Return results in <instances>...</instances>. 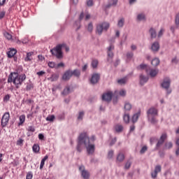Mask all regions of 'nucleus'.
Returning <instances> with one entry per match:
<instances>
[{"mask_svg": "<svg viewBox=\"0 0 179 179\" xmlns=\"http://www.w3.org/2000/svg\"><path fill=\"white\" fill-rule=\"evenodd\" d=\"M113 94L112 92H108L102 95V100L103 101H111Z\"/></svg>", "mask_w": 179, "mask_h": 179, "instance_id": "nucleus-11", "label": "nucleus"}, {"mask_svg": "<svg viewBox=\"0 0 179 179\" xmlns=\"http://www.w3.org/2000/svg\"><path fill=\"white\" fill-rule=\"evenodd\" d=\"M152 51H157L160 48V45H159V43L155 42L151 47Z\"/></svg>", "mask_w": 179, "mask_h": 179, "instance_id": "nucleus-23", "label": "nucleus"}, {"mask_svg": "<svg viewBox=\"0 0 179 179\" xmlns=\"http://www.w3.org/2000/svg\"><path fill=\"white\" fill-rule=\"evenodd\" d=\"M131 161H127L125 166H124V169L128 170V169H129V167H131Z\"/></svg>", "mask_w": 179, "mask_h": 179, "instance_id": "nucleus-49", "label": "nucleus"}, {"mask_svg": "<svg viewBox=\"0 0 179 179\" xmlns=\"http://www.w3.org/2000/svg\"><path fill=\"white\" fill-rule=\"evenodd\" d=\"M114 156V151L110 150L108 154V159H113V157Z\"/></svg>", "mask_w": 179, "mask_h": 179, "instance_id": "nucleus-47", "label": "nucleus"}, {"mask_svg": "<svg viewBox=\"0 0 179 179\" xmlns=\"http://www.w3.org/2000/svg\"><path fill=\"white\" fill-rule=\"evenodd\" d=\"M162 171V166L157 165L155 168L153 172L151 173V176L152 178H156L157 177V174Z\"/></svg>", "mask_w": 179, "mask_h": 179, "instance_id": "nucleus-13", "label": "nucleus"}, {"mask_svg": "<svg viewBox=\"0 0 179 179\" xmlns=\"http://www.w3.org/2000/svg\"><path fill=\"white\" fill-rule=\"evenodd\" d=\"M150 36H151V38H156V30L153 29V28H151L150 29Z\"/></svg>", "mask_w": 179, "mask_h": 179, "instance_id": "nucleus-30", "label": "nucleus"}, {"mask_svg": "<svg viewBox=\"0 0 179 179\" xmlns=\"http://www.w3.org/2000/svg\"><path fill=\"white\" fill-rule=\"evenodd\" d=\"M38 59L41 62H43V61H44L45 59V58H44V57L43 55H38Z\"/></svg>", "mask_w": 179, "mask_h": 179, "instance_id": "nucleus-62", "label": "nucleus"}, {"mask_svg": "<svg viewBox=\"0 0 179 179\" xmlns=\"http://www.w3.org/2000/svg\"><path fill=\"white\" fill-rule=\"evenodd\" d=\"M146 150H148V147L146 146H143L141 151H140V153H141V155H143V153H145V152H146Z\"/></svg>", "mask_w": 179, "mask_h": 179, "instance_id": "nucleus-52", "label": "nucleus"}, {"mask_svg": "<svg viewBox=\"0 0 179 179\" xmlns=\"http://www.w3.org/2000/svg\"><path fill=\"white\" fill-rule=\"evenodd\" d=\"M151 64L152 66H157V65L160 64V60L157 58H155L152 60Z\"/></svg>", "mask_w": 179, "mask_h": 179, "instance_id": "nucleus-29", "label": "nucleus"}, {"mask_svg": "<svg viewBox=\"0 0 179 179\" xmlns=\"http://www.w3.org/2000/svg\"><path fill=\"white\" fill-rule=\"evenodd\" d=\"M114 129H115V131H116V132H122V129H124V127H122V124H117L115 125Z\"/></svg>", "mask_w": 179, "mask_h": 179, "instance_id": "nucleus-21", "label": "nucleus"}, {"mask_svg": "<svg viewBox=\"0 0 179 179\" xmlns=\"http://www.w3.org/2000/svg\"><path fill=\"white\" fill-rule=\"evenodd\" d=\"M124 23H125V20L124 18H121L117 22L118 27H123Z\"/></svg>", "mask_w": 179, "mask_h": 179, "instance_id": "nucleus-31", "label": "nucleus"}, {"mask_svg": "<svg viewBox=\"0 0 179 179\" xmlns=\"http://www.w3.org/2000/svg\"><path fill=\"white\" fill-rule=\"evenodd\" d=\"M176 24H179V13L176 15Z\"/></svg>", "mask_w": 179, "mask_h": 179, "instance_id": "nucleus-61", "label": "nucleus"}, {"mask_svg": "<svg viewBox=\"0 0 179 179\" xmlns=\"http://www.w3.org/2000/svg\"><path fill=\"white\" fill-rule=\"evenodd\" d=\"M110 29V23L108 22H102L98 25H96V33L99 36H101L103 33V30H108Z\"/></svg>", "mask_w": 179, "mask_h": 179, "instance_id": "nucleus-6", "label": "nucleus"}, {"mask_svg": "<svg viewBox=\"0 0 179 179\" xmlns=\"http://www.w3.org/2000/svg\"><path fill=\"white\" fill-rule=\"evenodd\" d=\"M33 178V173L29 171L27 173L26 179H32Z\"/></svg>", "mask_w": 179, "mask_h": 179, "instance_id": "nucleus-45", "label": "nucleus"}, {"mask_svg": "<svg viewBox=\"0 0 179 179\" xmlns=\"http://www.w3.org/2000/svg\"><path fill=\"white\" fill-rule=\"evenodd\" d=\"M83 115H85V113L83 111L80 112L78 117V120H83Z\"/></svg>", "mask_w": 179, "mask_h": 179, "instance_id": "nucleus-50", "label": "nucleus"}, {"mask_svg": "<svg viewBox=\"0 0 179 179\" xmlns=\"http://www.w3.org/2000/svg\"><path fill=\"white\" fill-rule=\"evenodd\" d=\"M138 69H145L147 75L150 74V76L151 78H155L159 73V70L156 69H152L149 67V66L146 64H141L138 67Z\"/></svg>", "mask_w": 179, "mask_h": 179, "instance_id": "nucleus-5", "label": "nucleus"}, {"mask_svg": "<svg viewBox=\"0 0 179 179\" xmlns=\"http://www.w3.org/2000/svg\"><path fill=\"white\" fill-rule=\"evenodd\" d=\"M99 80H100V74L94 73L90 79V83H92V85H96Z\"/></svg>", "mask_w": 179, "mask_h": 179, "instance_id": "nucleus-12", "label": "nucleus"}, {"mask_svg": "<svg viewBox=\"0 0 179 179\" xmlns=\"http://www.w3.org/2000/svg\"><path fill=\"white\" fill-rule=\"evenodd\" d=\"M70 89H69V87H66L64 90V91H63V94H64L65 96H66V94H69V92H70Z\"/></svg>", "mask_w": 179, "mask_h": 179, "instance_id": "nucleus-43", "label": "nucleus"}, {"mask_svg": "<svg viewBox=\"0 0 179 179\" xmlns=\"http://www.w3.org/2000/svg\"><path fill=\"white\" fill-rule=\"evenodd\" d=\"M108 53V61H110V59H113V57H114V53H113V52H107Z\"/></svg>", "mask_w": 179, "mask_h": 179, "instance_id": "nucleus-44", "label": "nucleus"}, {"mask_svg": "<svg viewBox=\"0 0 179 179\" xmlns=\"http://www.w3.org/2000/svg\"><path fill=\"white\" fill-rule=\"evenodd\" d=\"M25 103H26V104H31V103H34V101L33 100H31V99H27L26 101H25Z\"/></svg>", "mask_w": 179, "mask_h": 179, "instance_id": "nucleus-64", "label": "nucleus"}, {"mask_svg": "<svg viewBox=\"0 0 179 179\" xmlns=\"http://www.w3.org/2000/svg\"><path fill=\"white\" fill-rule=\"evenodd\" d=\"M9 100H10V94H6L3 98V101H4V103H8V101H9Z\"/></svg>", "mask_w": 179, "mask_h": 179, "instance_id": "nucleus-37", "label": "nucleus"}, {"mask_svg": "<svg viewBox=\"0 0 179 179\" xmlns=\"http://www.w3.org/2000/svg\"><path fill=\"white\" fill-rule=\"evenodd\" d=\"M95 139L96 138L94 137V136H92L91 138H90L87 136V134L85 133L84 145L86 148L88 155H93V153H94L96 147L94 146V143H93L94 142Z\"/></svg>", "mask_w": 179, "mask_h": 179, "instance_id": "nucleus-3", "label": "nucleus"}, {"mask_svg": "<svg viewBox=\"0 0 179 179\" xmlns=\"http://www.w3.org/2000/svg\"><path fill=\"white\" fill-rule=\"evenodd\" d=\"M54 120H55V116L54 115H49L46 117V121L52 122Z\"/></svg>", "mask_w": 179, "mask_h": 179, "instance_id": "nucleus-39", "label": "nucleus"}, {"mask_svg": "<svg viewBox=\"0 0 179 179\" xmlns=\"http://www.w3.org/2000/svg\"><path fill=\"white\" fill-rule=\"evenodd\" d=\"M138 20H145V14H139L137 16Z\"/></svg>", "mask_w": 179, "mask_h": 179, "instance_id": "nucleus-46", "label": "nucleus"}, {"mask_svg": "<svg viewBox=\"0 0 179 179\" xmlns=\"http://www.w3.org/2000/svg\"><path fill=\"white\" fill-rule=\"evenodd\" d=\"M38 139H40V141H44V134H38Z\"/></svg>", "mask_w": 179, "mask_h": 179, "instance_id": "nucleus-60", "label": "nucleus"}, {"mask_svg": "<svg viewBox=\"0 0 179 179\" xmlns=\"http://www.w3.org/2000/svg\"><path fill=\"white\" fill-rule=\"evenodd\" d=\"M125 94H127V92L124 90H122L120 91V96H125Z\"/></svg>", "mask_w": 179, "mask_h": 179, "instance_id": "nucleus-59", "label": "nucleus"}, {"mask_svg": "<svg viewBox=\"0 0 179 179\" xmlns=\"http://www.w3.org/2000/svg\"><path fill=\"white\" fill-rule=\"evenodd\" d=\"M85 138H86V133H82L78 137L77 151L79 152V153L82 152V145H85Z\"/></svg>", "mask_w": 179, "mask_h": 179, "instance_id": "nucleus-7", "label": "nucleus"}, {"mask_svg": "<svg viewBox=\"0 0 179 179\" xmlns=\"http://www.w3.org/2000/svg\"><path fill=\"white\" fill-rule=\"evenodd\" d=\"M23 142H24V140L22 139V138H19L17 141V146H22L23 145Z\"/></svg>", "mask_w": 179, "mask_h": 179, "instance_id": "nucleus-42", "label": "nucleus"}, {"mask_svg": "<svg viewBox=\"0 0 179 179\" xmlns=\"http://www.w3.org/2000/svg\"><path fill=\"white\" fill-rule=\"evenodd\" d=\"M166 139H167V134H166V133L162 134L159 140L157 143L156 149H159V148H160V146H162V145H163V143H164V141Z\"/></svg>", "mask_w": 179, "mask_h": 179, "instance_id": "nucleus-10", "label": "nucleus"}, {"mask_svg": "<svg viewBox=\"0 0 179 179\" xmlns=\"http://www.w3.org/2000/svg\"><path fill=\"white\" fill-rule=\"evenodd\" d=\"M63 50H65L66 52H69V47L65 43L57 45L55 48L50 50V52L52 55L56 57L57 59H62V58H64V52H62Z\"/></svg>", "mask_w": 179, "mask_h": 179, "instance_id": "nucleus-2", "label": "nucleus"}, {"mask_svg": "<svg viewBox=\"0 0 179 179\" xmlns=\"http://www.w3.org/2000/svg\"><path fill=\"white\" fill-rule=\"evenodd\" d=\"M27 131H28L29 132H35L36 129L33 126H29L28 128H27Z\"/></svg>", "mask_w": 179, "mask_h": 179, "instance_id": "nucleus-40", "label": "nucleus"}, {"mask_svg": "<svg viewBox=\"0 0 179 179\" xmlns=\"http://www.w3.org/2000/svg\"><path fill=\"white\" fill-rule=\"evenodd\" d=\"M87 6H93V0H89L87 1Z\"/></svg>", "mask_w": 179, "mask_h": 179, "instance_id": "nucleus-57", "label": "nucleus"}, {"mask_svg": "<svg viewBox=\"0 0 179 179\" xmlns=\"http://www.w3.org/2000/svg\"><path fill=\"white\" fill-rule=\"evenodd\" d=\"M91 66L94 69H96L97 66H99V60L94 59L92 61Z\"/></svg>", "mask_w": 179, "mask_h": 179, "instance_id": "nucleus-25", "label": "nucleus"}, {"mask_svg": "<svg viewBox=\"0 0 179 179\" xmlns=\"http://www.w3.org/2000/svg\"><path fill=\"white\" fill-rule=\"evenodd\" d=\"M48 159V155H45L41 160V164H40V170H43V168L44 167V164H45V160Z\"/></svg>", "mask_w": 179, "mask_h": 179, "instance_id": "nucleus-22", "label": "nucleus"}, {"mask_svg": "<svg viewBox=\"0 0 179 179\" xmlns=\"http://www.w3.org/2000/svg\"><path fill=\"white\" fill-rule=\"evenodd\" d=\"M148 80H149V78L145 77L143 75L140 76V84L141 85H145V83H146V82H148Z\"/></svg>", "mask_w": 179, "mask_h": 179, "instance_id": "nucleus-19", "label": "nucleus"}, {"mask_svg": "<svg viewBox=\"0 0 179 179\" xmlns=\"http://www.w3.org/2000/svg\"><path fill=\"white\" fill-rule=\"evenodd\" d=\"M22 44H27L29 43V38H24L21 40Z\"/></svg>", "mask_w": 179, "mask_h": 179, "instance_id": "nucleus-53", "label": "nucleus"}, {"mask_svg": "<svg viewBox=\"0 0 179 179\" xmlns=\"http://www.w3.org/2000/svg\"><path fill=\"white\" fill-rule=\"evenodd\" d=\"M17 53V50L15 48H10L8 52H7V55L8 58H13L15 55Z\"/></svg>", "mask_w": 179, "mask_h": 179, "instance_id": "nucleus-16", "label": "nucleus"}, {"mask_svg": "<svg viewBox=\"0 0 179 179\" xmlns=\"http://www.w3.org/2000/svg\"><path fill=\"white\" fill-rule=\"evenodd\" d=\"M19 122H18V127H20L22 125H23V124H24L25 121H26V115H21L19 117Z\"/></svg>", "mask_w": 179, "mask_h": 179, "instance_id": "nucleus-18", "label": "nucleus"}, {"mask_svg": "<svg viewBox=\"0 0 179 179\" xmlns=\"http://www.w3.org/2000/svg\"><path fill=\"white\" fill-rule=\"evenodd\" d=\"M26 80V74H20L17 72H12L10 73L8 78V83H13L16 89H19L21 85H23V82Z\"/></svg>", "mask_w": 179, "mask_h": 179, "instance_id": "nucleus-1", "label": "nucleus"}, {"mask_svg": "<svg viewBox=\"0 0 179 179\" xmlns=\"http://www.w3.org/2000/svg\"><path fill=\"white\" fill-rule=\"evenodd\" d=\"M79 171L81 173V176L84 179H89L90 177V173H89V171L85 170V166H80L79 167Z\"/></svg>", "mask_w": 179, "mask_h": 179, "instance_id": "nucleus-9", "label": "nucleus"}, {"mask_svg": "<svg viewBox=\"0 0 179 179\" xmlns=\"http://www.w3.org/2000/svg\"><path fill=\"white\" fill-rule=\"evenodd\" d=\"M71 78H72V71L71 70H67L65 71L62 76L63 80H69Z\"/></svg>", "mask_w": 179, "mask_h": 179, "instance_id": "nucleus-14", "label": "nucleus"}, {"mask_svg": "<svg viewBox=\"0 0 179 179\" xmlns=\"http://www.w3.org/2000/svg\"><path fill=\"white\" fill-rule=\"evenodd\" d=\"M163 33H164V29H161L158 34V37H162L163 36Z\"/></svg>", "mask_w": 179, "mask_h": 179, "instance_id": "nucleus-56", "label": "nucleus"}, {"mask_svg": "<svg viewBox=\"0 0 179 179\" xmlns=\"http://www.w3.org/2000/svg\"><path fill=\"white\" fill-rule=\"evenodd\" d=\"M127 78H124L122 79H120L117 80V83H119V85H125L127 83Z\"/></svg>", "mask_w": 179, "mask_h": 179, "instance_id": "nucleus-33", "label": "nucleus"}, {"mask_svg": "<svg viewBox=\"0 0 179 179\" xmlns=\"http://www.w3.org/2000/svg\"><path fill=\"white\" fill-rule=\"evenodd\" d=\"M123 120L126 124L129 123V115L125 114L123 117Z\"/></svg>", "mask_w": 179, "mask_h": 179, "instance_id": "nucleus-36", "label": "nucleus"}, {"mask_svg": "<svg viewBox=\"0 0 179 179\" xmlns=\"http://www.w3.org/2000/svg\"><path fill=\"white\" fill-rule=\"evenodd\" d=\"M10 118V114L9 113V112H6L2 117H1V128H5V127H6V125H8V124H9V119Z\"/></svg>", "mask_w": 179, "mask_h": 179, "instance_id": "nucleus-8", "label": "nucleus"}, {"mask_svg": "<svg viewBox=\"0 0 179 179\" xmlns=\"http://www.w3.org/2000/svg\"><path fill=\"white\" fill-rule=\"evenodd\" d=\"M48 65L49 68H55L56 69V66H57V64L54 62H50Z\"/></svg>", "mask_w": 179, "mask_h": 179, "instance_id": "nucleus-41", "label": "nucleus"}, {"mask_svg": "<svg viewBox=\"0 0 179 179\" xmlns=\"http://www.w3.org/2000/svg\"><path fill=\"white\" fill-rule=\"evenodd\" d=\"M172 64H178V59H177V57H174L172 61Z\"/></svg>", "mask_w": 179, "mask_h": 179, "instance_id": "nucleus-63", "label": "nucleus"}, {"mask_svg": "<svg viewBox=\"0 0 179 179\" xmlns=\"http://www.w3.org/2000/svg\"><path fill=\"white\" fill-rule=\"evenodd\" d=\"M64 66H65V64L60 62L58 64H56V69H58L59 68H64Z\"/></svg>", "mask_w": 179, "mask_h": 179, "instance_id": "nucleus-48", "label": "nucleus"}, {"mask_svg": "<svg viewBox=\"0 0 179 179\" xmlns=\"http://www.w3.org/2000/svg\"><path fill=\"white\" fill-rule=\"evenodd\" d=\"M87 29V31H89L90 33H92V31H93V24L92 22H90L88 24Z\"/></svg>", "mask_w": 179, "mask_h": 179, "instance_id": "nucleus-35", "label": "nucleus"}, {"mask_svg": "<svg viewBox=\"0 0 179 179\" xmlns=\"http://www.w3.org/2000/svg\"><path fill=\"white\" fill-rule=\"evenodd\" d=\"M131 108H132V105H131V103H125L124 110H126L127 111H129V110H131Z\"/></svg>", "mask_w": 179, "mask_h": 179, "instance_id": "nucleus-34", "label": "nucleus"}, {"mask_svg": "<svg viewBox=\"0 0 179 179\" xmlns=\"http://www.w3.org/2000/svg\"><path fill=\"white\" fill-rule=\"evenodd\" d=\"M173 148V143L168 142L165 143V149H171Z\"/></svg>", "mask_w": 179, "mask_h": 179, "instance_id": "nucleus-38", "label": "nucleus"}, {"mask_svg": "<svg viewBox=\"0 0 179 179\" xmlns=\"http://www.w3.org/2000/svg\"><path fill=\"white\" fill-rule=\"evenodd\" d=\"M3 36L7 40H12V35L9 32L5 31Z\"/></svg>", "mask_w": 179, "mask_h": 179, "instance_id": "nucleus-32", "label": "nucleus"}, {"mask_svg": "<svg viewBox=\"0 0 179 179\" xmlns=\"http://www.w3.org/2000/svg\"><path fill=\"white\" fill-rule=\"evenodd\" d=\"M71 76H76L77 78H79L80 76V71L78 69L73 70V71H71Z\"/></svg>", "mask_w": 179, "mask_h": 179, "instance_id": "nucleus-28", "label": "nucleus"}, {"mask_svg": "<svg viewBox=\"0 0 179 179\" xmlns=\"http://www.w3.org/2000/svg\"><path fill=\"white\" fill-rule=\"evenodd\" d=\"M124 159H125V155L120 152L117 157V162H119V163H121L122 162H124Z\"/></svg>", "mask_w": 179, "mask_h": 179, "instance_id": "nucleus-20", "label": "nucleus"}, {"mask_svg": "<svg viewBox=\"0 0 179 179\" xmlns=\"http://www.w3.org/2000/svg\"><path fill=\"white\" fill-rule=\"evenodd\" d=\"M34 55V52H29L27 53V56L24 58V62H29L30 61H33V55Z\"/></svg>", "mask_w": 179, "mask_h": 179, "instance_id": "nucleus-17", "label": "nucleus"}, {"mask_svg": "<svg viewBox=\"0 0 179 179\" xmlns=\"http://www.w3.org/2000/svg\"><path fill=\"white\" fill-rule=\"evenodd\" d=\"M32 150L34 153H39L40 152V145L38 144H34L32 147Z\"/></svg>", "mask_w": 179, "mask_h": 179, "instance_id": "nucleus-24", "label": "nucleus"}, {"mask_svg": "<svg viewBox=\"0 0 179 179\" xmlns=\"http://www.w3.org/2000/svg\"><path fill=\"white\" fill-rule=\"evenodd\" d=\"M170 78H166L164 79V81L162 83V87H164V89H169V87H170Z\"/></svg>", "mask_w": 179, "mask_h": 179, "instance_id": "nucleus-15", "label": "nucleus"}, {"mask_svg": "<svg viewBox=\"0 0 179 179\" xmlns=\"http://www.w3.org/2000/svg\"><path fill=\"white\" fill-rule=\"evenodd\" d=\"M132 57H134L133 52H128L127 54V58H128V59H131V58H132Z\"/></svg>", "mask_w": 179, "mask_h": 179, "instance_id": "nucleus-55", "label": "nucleus"}, {"mask_svg": "<svg viewBox=\"0 0 179 179\" xmlns=\"http://www.w3.org/2000/svg\"><path fill=\"white\" fill-rule=\"evenodd\" d=\"M59 78V75L58 74H52L51 77L49 78V80L51 82H55L58 80V78Z\"/></svg>", "mask_w": 179, "mask_h": 179, "instance_id": "nucleus-26", "label": "nucleus"}, {"mask_svg": "<svg viewBox=\"0 0 179 179\" xmlns=\"http://www.w3.org/2000/svg\"><path fill=\"white\" fill-rule=\"evenodd\" d=\"M5 15H6V13L5 11H1L0 12V20L3 19V17H5Z\"/></svg>", "mask_w": 179, "mask_h": 179, "instance_id": "nucleus-54", "label": "nucleus"}, {"mask_svg": "<svg viewBox=\"0 0 179 179\" xmlns=\"http://www.w3.org/2000/svg\"><path fill=\"white\" fill-rule=\"evenodd\" d=\"M140 115H141V112L135 113L132 117V122H134V123L136 122V121H138V118H139Z\"/></svg>", "mask_w": 179, "mask_h": 179, "instance_id": "nucleus-27", "label": "nucleus"}, {"mask_svg": "<svg viewBox=\"0 0 179 179\" xmlns=\"http://www.w3.org/2000/svg\"><path fill=\"white\" fill-rule=\"evenodd\" d=\"M74 27H77L76 30H79L80 29V22H76L74 24Z\"/></svg>", "mask_w": 179, "mask_h": 179, "instance_id": "nucleus-51", "label": "nucleus"}, {"mask_svg": "<svg viewBox=\"0 0 179 179\" xmlns=\"http://www.w3.org/2000/svg\"><path fill=\"white\" fill-rule=\"evenodd\" d=\"M158 113L159 111L155 107H151L147 110V117L151 124H157L156 117H157Z\"/></svg>", "mask_w": 179, "mask_h": 179, "instance_id": "nucleus-4", "label": "nucleus"}, {"mask_svg": "<svg viewBox=\"0 0 179 179\" xmlns=\"http://www.w3.org/2000/svg\"><path fill=\"white\" fill-rule=\"evenodd\" d=\"M113 50H114V45H110V46L108 48V52H113Z\"/></svg>", "mask_w": 179, "mask_h": 179, "instance_id": "nucleus-58", "label": "nucleus"}]
</instances>
